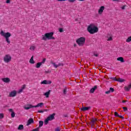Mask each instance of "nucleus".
Instances as JSON below:
<instances>
[{"instance_id": "31", "label": "nucleus", "mask_w": 131, "mask_h": 131, "mask_svg": "<svg viewBox=\"0 0 131 131\" xmlns=\"http://www.w3.org/2000/svg\"><path fill=\"white\" fill-rule=\"evenodd\" d=\"M46 58H43L42 59V61L41 62H41V64H45V63H46Z\"/></svg>"}, {"instance_id": "22", "label": "nucleus", "mask_w": 131, "mask_h": 131, "mask_svg": "<svg viewBox=\"0 0 131 131\" xmlns=\"http://www.w3.org/2000/svg\"><path fill=\"white\" fill-rule=\"evenodd\" d=\"M97 86H95L94 88H93L92 89H91L90 90V93H94V92H95V91H96V90H97Z\"/></svg>"}, {"instance_id": "47", "label": "nucleus", "mask_w": 131, "mask_h": 131, "mask_svg": "<svg viewBox=\"0 0 131 131\" xmlns=\"http://www.w3.org/2000/svg\"><path fill=\"white\" fill-rule=\"evenodd\" d=\"M63 93H64V94H66V89H64V90H63Z\"/></svg>"}, {"instance_id": "48", "label": "nucleus", "mask_w": 131, "mask_h": 131, "mask_svg": "<svg viewBox=\"0 0 131 131\" xmlns=\"http://www.w3.org/2000/svg\"><path fill=\"white\" fill-rule=\"evenodd\" d=\"M114 2H119V0H113Z\"/></svg>"}, {"instance_id": "1", "label": "nucleus", "mask_w": 131, "mask_h": 131, "mask_svg": "<svg viewBox=\"0 0 131 131\" xmlns=\"http://www.w3.org/2000/svg\"><path fill=\"white\" fill-rule=\"evenodd\" d=\"M87 30L90 34H94L99 31V29L96 25L91 24L88 27Z\"/></svg>"}, {"instance_id": "8", "label": "nucleus", "mask_w": 131, "mask_h": 131, "mask_svg": "<svg viewBox=\"0 0 131 131\" xmlns=\"http://www.w3.org/2000/svg\"><path fill=\"white\" fill-rule=\"evenodd\" d=\"M31 108H34V105H32V104H28L24 106V108L26 110H29V109H31Z\"/></svg>"}, {"instance_id": "34", "label": "nucleus", "mask_w": 131, "mask_h": 131, "mask_svg": "<svg viewBox=\"0 0 131 131\" xmlns=\"http://www.w3.org/2000/svg\"><path fill=\"white\" fill-rule=\"evenodd\" d=\"M22 92H23V90L22 89H19V90L17 91V93H18V94H20V93H22Z\"/></svg>"}, {"instance_id": "51", "label": "nucleus", "mask_w": 131, "mask_h": 131, "mask_svg": "<svg viewBox=\"0 0 131 131\" xmlns=\"http://www.w3.org/2000/svg\"><path fill=\"white\" fill-rule=\"evenodd\" d=\"M75 46H76V45H74V47H75Z\"/></svg>"}, {"instance_id": "18", "label": "nucleus", "mask_w": 131, "mask_h": 131, "mask_svg": "<svg viewBox=\"0 0 131 131\" xmlns=\"http://www.w3.org/2000/svg\"><path fill=\"white\" fill-rule=\"evenodd\" d=\"M33 122H34L33 119L32 118L29 119L28 121V123L27 125H30V124H31V123H33Z\"/></svg>"}, {"instance_id": "33", "label": "nucleus", "mask_w": 131, "mask_h": 131, "mask_svg": "<svg viewBox=\"0 0 131 131\" xmlns=\"http://www.w3.org/2000/svg\"><path fill=\"white\" fill-rule=\"evenodd\" d=\"M43 112H44L43 110H41L38 111V113H43Z\"/></svg>"}, {"instance_id": "20", "label": "nucleus", "mask_w": 131, "mask_h": 131, "mask_svg": "<svg viewBox=\"0 0 131 131\" xmlns=\"http://www.w3.org/2000/svg\"><path fill=\"white\" fill-rule=\"evenodd\" d=\"M112 39H113L112 35H108L107 36V40L108 41H110L112 40Z\"/></svg>"}, {"instance_id": "13", "label": "nucleus", "mask_w": 131, "mask_h": 131, "mask_svg": "<svg viewBox=\"0 0 131 131\" xmlns=\"http://www.w3.org/2000/svg\"><path fill=\"white\" fill-rule=\"evenodd\" d=\"M8 111L11 113V117L14 118V117H15V112H14L13 109L10 108L8 110Z\"/></svg>"}, {"instance_id": "32", "label": "nucleus", "mask_w": 131, "mask_h": 131, "mask_svg": "<svg viewBox=\"0 0 131 131\" xmlns=\"http://www.w3.org/2000/svg\"><path fill=\"white\" fill-rule=\"evenodd\" d=\"M53 66H54L55 68H57V67H59V65L56 64V63H53Z\"/></svg>"}, {"instance_id": "9", "label": "nucleus", "mask_w": 131, "mask_h": 131, "mask_svg": "<svg viewBox=\"0 0 131 131\" xmlns=\"http://www.w3.org/2000/svg\"><path fill=\"white\" fill-rule=\"evenodd\" d=\"M16 95H17V91L13 90L9 93V97H15Z\"/></svg>"}, {"instance_id": "10", "label": "nucleus", "mask_w": 131, "mask_h": 131, "mask_svg": "<svg viewBox=\"0 0 131 131\" xmlns=\"http://www.w3.org/2000/svg\"><path fill=\"white\" fill-rule=\"evenodd\" d=\"M52 83V81L45 80L41 82V84H51Z\"/></svg>"}, {"instance_id": "38", "label": "nucleus", "mask_w": 131, "mask_h": 131, "mask_svg": "<svg viewBox=\"0 0 131 131\" xmlns=\"http://www.w3.org/2000/svg\"><path fill=\"white\" fill-rule=\"evenodd\" d=\"M26 85H23L21 86V89H22V90H24L25 89V88H26Z\"/></svg>"}, {"instance_id": "23", "label": "nucleus", "mask_w": 131, "mask_h": 131, "mask_svg": "<svg viewBox=\"0 0 131 131\" xmlns=\"http://www.w3.org/2000/svg\"><path fill=\"white\" fill-rule=\"evenodd\" d=\"M117 81H119V82H124V81H125V80H124V79L121 78H119L117 79Z\"/></svg>"}, {"instance_id": "4", "label": "nucleus", "mask_w": 131, "mask_h": 131, "mask_svg": "<svg viewBox=\"0 0 131 131\" xmlns=\"http://www.w3.org/2000/svg\"><path fill=\"white\" fill-rule=\"evenodd\" d=\"M76 42L79 47H82L85 43V38L84 37H81L76 40Z\"/></svg>"}, {"instance_id": "49", "label": "nucleus", "mask_w": 131, "mask_h": 131, "mask_svg": "<svg viewBox=\"0 0 131 131\" xmlns=\"http://www.w3.org/2000/svg\"><path fill=\"white\" fill-rule=\"evenodd\" d=\"M126 101L125 100H123L122 103H125Z\"/></svg>"}, {"instance_id": "27", "label": "nucleus", "mask_w": 131, "mask_h": 131, "mask_svg": "<svg viewBox=\"0 0 131 131\" xmlns=\"http://www.w3.org/2000/svg\"><path fill=\"white\" fill-rule=\"evenodd\" d=\"M130 41H131V36H129L126 39V42H130Z\"/></svg>"}, {"instance_id": "5", "label": "nucleus", "mask_w": 131, "mask_h": 131, "mask_svg": "<svg viewBox=\"0 0 131 131\" xmlns=\"http://www.w3.org/2000/svg\"><path fill=\"white\" fill-rule=\"evenodd\" d=\"M55 118V114H53L52 115L49 116L44 122L45 124L47 125L49 123V121H52Z\"/></svg>"}, {"instance_id": "28", "label": "nucleus", "mask_w": 131, "mask_h": 131, "mask_svg": "<svg viewBox=\"0 0 131 131\" xmlns=\"http://www.w3.org/2000/svg\"><path fill=\"white\" fill-rule=\"evenodd\" d=\"M43 125V122L42 121H40L39 122V127H41V126H42Z\"/></svg>"}, {"instance_id": "19", "label": "nucleus", "mask_w": 131, "mask_h": 131, "mask_svg": "<svg viewBox=\"0 0 131 131\" xmlns=\"http://www.w3.org/2000/svg\"><path fill=\"white\" fill-rule=\"evenodd\" d=\"M29 63H30V64H34L35 63V61L33 60V56L31 57L29 60Z\"/></svg>"}, {"instance_id": "42", "label": "nucleus", "mask_w": 131, "mask_h": 131, "mask_svg": "<svg viewBox=\"0 0 131 131\" xmlns=\"http://www.w3.org/2000/svg\"><path fill=\"white\" fill-rule=\"evenodd\" d=\"M59 32H63V29L60 28V29H59Z\"/></svg>"}, {"instance_id": "25", "label": "nucleus", "mask_w": 131, "mask_h": 131, "mask_svg": "<svg viewBox=\"0 0 131 131\" xmlns=\"http://www.w3.org/2000/svg\"><path fill=\"white\" fill-rule=\"evenodd\" d=\"M23 128H24V126H23V125H19L18 126V130H22Z\"/></svg>"}, {"instance_id": "50", "label": "nucleus", "mask_w": 131, "mask_h": 131, "mask_svg": "<svg viewBox=\"0 0 131 131\" xmlns=\"http://www.w3.org/2000/svg\"><path fill=\"white\" fill-rule=\"evenodd\" d=\"M80 2H83L84 0H79Z\"/></svg>"}, {"instance_id": "29", "label": "nucleus", "mask_w": 131, "mask_h": 131, "mask_svg": "<svg viewBox=\"0 0 131 131\" xmlns=\"http://www.w3.org/2000/svg\"><path fill=\"white\" fill-rule=\"evenodd\" d=\"M125 8H126V5H123V6L121 7V10H125Z\"/></svg>"}, {"instance_id": "15", "label": "nucleus", "mask_w": 131, "mask_h": 131, "mask_svg": "<svg viewBox=\"0 0 131 131\" xmlns=\"http://www.w3.org/2000/svg\"><path fill=\"white\" fill-rule=\"evenodd\" d=\"M117 61H119V62H121V63H124V59H123V57H118L117 58Z\"/></svg>"}, {"instance_id": "45", "label": "nucleus", "mask_w": 131, "mask_h": 131, "mask_svg": "<svg viewBox=\"0 0 131 131\" xmlns=\"http://www.w3.org/2000/svg\"><path fill=\"white\" fill-rule=\"evenodd\" d=\"M94 56H95V57H98V54L94 53Z\"/></svg>"}, {"instance_id": "11", "label": "nucleus", "mask_w": 131, "mask_h": 131, "mask_svg": "<svg viewBox=\"0 0 131 131\" xmlns=\"http://www.w3.org/2000/svg\"><path fill=\"white\" fill-rule=\"evenodd\" d=\"M2 80L4 82H5L6 83H8L11 81V80L9 78H3L2 79Z\"/></svg>"}, {"instance_id": "12", "label": "nucleus", "mask_w": 131, "mask_h": 131, "mask_svg": "<svg viewBox=\"0 0 131 131\" xmlns=\"http://www.w3.org/2000/svg\"><path fill=\"white\" fill-rule=\"evenodd\" d=\"M44 104L42 102L38 103L36 105H34V108H38V107H40V108H41L43 106Z\"/></svg>"}, {"instance_id": "26", "label": "nucleus", "mask_w": 131, "mask_h": 131, "mask_svg": "<svg viewBox=\"0 0 131 131\" xmlns=\"http://www.w3.org/2000/svg\"><path fill=\"white\" fill-rule=\"evenodd\" d=\"M30 50V51H34L35 50V46L34 45L31 46Z\"/></svg>"}, {"instance_id": "35", "label": "nucleus", "mask_w": 131, "mask_h": 131, "mask_svg": "<svg viewBox=\"0 0 131 131\" xmlns=\"http://www.w3.org/2000/svg\"><path fill=\"white\" fill-rule=\"evenodd\" d=\"M55 131H61V128L60 127H57L56 129H55Z\"/></svg>"}, {"instance_id": "3", "label": "nucleus", "mask_w": 131, "mask_h": 131, "mask_svg": "<svg viewBox=\"0 0 131 131\" xmlns=\"http://www.w3.org/2000/svg\"><path fill=\"white\" fill-rule=\"evenodd\" d=\"M0 34L1 36L5 38L6 41L7 43H11V41L10 40V37H11V33L9 32H5L4 31L1 30L0 32Z\"/></svg>"}, {"instance_id": "21", "label": "nucleus", "mask_w": 131, "mask_h": 131, "mask_svg": "<svg viewBox=\"0 0 131 131\" xmlns=\"http://www.w3.org/2000/svg\"><path fill=\"white\" fill-rule=\"evenodd\" d=\"M42 65V64L41 63V62H38L36 64V68H40V66H41Z\"/></svg>"}, {"instance_id": "17", "label": "nucleus", "mask_w": 131, "mask_h": 131, "mask_svg": "<svg viewBox=\"0 0 131 131\" xmlns=\"http://www.w3.org/2000/svg\"><path fill=\"white\" fill-rule=\"evenodd\" d=\"M90 109H91V107H83L82 108H81V110H82V111H89Z\"/></svg>"}, {"instance_id": "44", "label": "nucleus", "mask_w": 131, "mask_h": 131, "mask_svg": "<svg viewBox=\"0 0 131 131\" xmlns=\"http://www.w3.org/2000/svg\"><path fill=\"white\" fill-rule=\"evenodd\" d=\"M92 121H93V122H96V121H97V119H96V118L93 119L92 120Z\"/></svg>"}, {"instance_id": "43", "label": "nucleus", "mask_w": 131, "mask_h": 131, "mask_svg": "<svg viewBox=\"0 0 131 131\" xmlns=\"http://www.w3.org/2000/svg\"><path fill=\"white\" fill-rule=\"evenodd\" d=\"M6 3L7 4H10V3H11V0H7Z\"/></svg>"}, {"instance_id": "46", "label": "nucleus", "mask_w": 131, "mask_h": 131, "mask_svg": "<svg viewBox=\"0 0 131 131\" xmlns=\"http://www.w3.org/2000/svg\"><path fill=\"white\" fill-rule=\"evenodd\" d=\"M44 112H47V111H49V110H43Z\"/></svg>"}, {"instance_id": "41", "label": "nucleus", "mask_w": 131, "mask_h": 131, "mask_svg": "<svg viewBox=\"0 0 131 131\" xmlns=\"http://www.w3.org/2000/svg\"><path fill=\"white\" fill-rule=\"evenodd\" d=\"M118 117H120V118H122V119H123L124 118L123 117V116H121V115H119L118 116Z\"/></svg>"}, {"instance_id": "36", "label": "nucleus", "mask_w": 131, "mask_h": 131, "mask_svg": "<svg viewBox=\"0 0 131 131\" xmlns=\"http://www.w3.org/2000/svg\"><path fill=\"white\" fill-rule=\"evenodd\" d=\"M32 131H40L39 128H36L35 129H33Z\"/></svg>"}, {"instance_id": "16", "label": "nucleus", "mask_w": 131, "mask_h": 131, "mask_svg": "<svg viewBox=\"0 0 131 131\" xmlns=\"http://www.w3.org/2000/svg\"><path fill=\"white\" fill-rule=\"evenodd\" d=\"M50 95H51V90H49L48 92L44 93V96H45L46 98H49V97H50Z\"/></svg>"}, {"instance_id": "7", "label": "nucleus", "mask_w": 131, "mask_h": 131, "mask_svg": "<svg viewBox=\"0 0 131 131\" xmlns=\"http://www.w3.org/2000/svg\"><path fill=\"white\" fill-rule=\"evenodd\" d=\"M104 10H105V7L104 6H101L99 8L98 10V14L99 15H102L103 14V12H104Z\"/></svg>"}, {"instance_id": "37", "label": "nucleus", "mask_w": 131, "mask_h": 131, "mask_svg": "<svg viewBox=\"0 0 131 131\" xmlns=\"http://www.w3.org/2000/svg\"><path fill=\"white\" fill-rule=\"evenodd\" d=\"M111 79H113V80H115V81H117L118 79H117L115 77H113V78H111Z\"/></svg>"}, {"instance_id": "30", "label": "nucleus", "mask_w": 131, "mask_h": 131, "mask_svg": "<svg viewBox=\"0 0 131 131\" xmlns=\"http://www.w3.org/2000/svg\"><path fill=\"white\" fill-rule=\"evenodd\" d=\"M4 118V114L1 113L0 114V119H3Z\"/></svg>"}, {"instance_id": "14", "label": "nucleus", "mask_w": 131, "mask_h": 131, "mask_svg": "<svg viewBox=\"0 0 131 131\" xmlns=\"http://www.w3.org/2000/svg\"><path fill=\"white\" fill-rule=\"evenodd\" d=\"M113 92H114V89H113L112 88H110V90L105 92V94L106 95H109V94H110V93H113Z\"/></svg>"}, {"instance_id": "24", "label": "nucleus", "mask_w": 131, "mask_h": 131, "mask_svg": "<svg viewBox=\"0 0 131 131\" xmlns=\"http://www.w3.org/2000/svg\"><path fill=\"white\" fill-rule=\"evenodd\" d=\"M130 89H131V83L129 85L125 87V91H129Z\"/></svg>"}, {"instance_id": "6", "label": "nucleus", "mask_w": 131, "mask_h": 131, "mask_svg": "<svg viewBox=\"0 0 131 131\" xmlns=\"http://www.w3.org/2000/svg\"><path fill=\"white\" fill-rule=\"evenodd\" d=\"M12 60V57L10 55L7 54L4 57V61L5 63H9Z\"/></svg>"}, {"instance_id": "40", "label": "nucleus", "mask_w": 131, "mask_h": 131, "mask_svg": "<svg viewBox=\"0 0 131 131\" xmlns=\"http://www.w3.org/2000/svg\"><path fill=\"white\" fill-rule=\"evenodd\" d=\"M123 111H127V108H126V107H123Z\"/></svg>"}, {"instance_id": "39", "label": "nucleus", "mask_w": 131, "mask_h": 131, "mask_svg": "<svg viewBox=\"0 0 131 131\" xmlns=\"http://www.w3.org/2000/svg\"><path fill=\"white\" fill-rule=\"evenodd\" d=\"M118 113L117 112H115V116H116V117H118Z\"/></svg>"}, {"instance_id": "2", "label": "nucleus", "mask_w": 131, "mask_h": 131, "mask_svg": "<svg viewBox=\"0 0 131 131\" xmlns=\"http://www.w3.org/2000/svg\"><path fill=\"white\" fill-rule=\"evenodd\" d=\"M54 32H51L49 33H46L44 35H42V40H50L51 39H55V37H54Z\"/></svg>"}]
</instances>
